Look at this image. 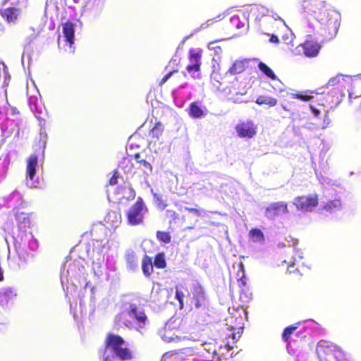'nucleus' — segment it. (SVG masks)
I'll return each mask as SVG.
<instances>
[{
  "label": "nucleus",
  "instance_id": "obj_21",
  "mask_svg": "<svg viewBox=\"0 0 361 361\" xmlns=\"http://www.w3.org/2000/svg\"><path fill=\"white\" fill-rule=\"evenodd\" d=\"M250 240L253 243H263L264 235L259 228H252L248 233Z\"/></svg>",
  "mask_w": 361,
  "mask_h": 361
},
{
  "label": "nucleus",
  "instance_id": "obj_7",
  "mask_svg": "<svg viewBox=\"0 0 361 361\" xmlns=\"http://www.w3.org/2000/svg\"><path fill=\"white\" fill-rule=\"evenodd\" d=\"M203 51L200 48H191L189 49L188 59V65L186 66V71L193 79L197 78L194 73H199L201 71L202 56Z\"/></svg>",
  "mask_w": 361,
  "mask_h": 361
},
{
  "label": "nucleus",
  "instance_id": "obj_2",
  "mask_svg": "<svg viewBox=\"0 0 361 361\" xmlns=\"http://www.w3.org/2000/svg\"><path fill=\"white\" fill-rule=\"evenodd\" d=\"M124 345L125 341L121 336L113 334H107L105 339L106 348L109 349L121 360H130L133 358L132 352Z\"/></svg>",
  "mask_w": 361,
  "mask_h": 361
},
{
  "label": "nucleus",
  "instance_id": "obj_25",
  "mask_svg": "<svg viewBox=\"0 0 361 361\" xmlns=\"http://www.w3.org/2000/svg\"><path fill=\"white\" fill-rule=\"evenodd\" d=\"M119 167L125 173H132L134 169L133 163L128 157H124L120 162Z\"/></svg>",
  "mask_w": 361,
  "mask_h": 361
},
{
  "label": "nucleus",
  "instance_id": "obj_24",
  "mask_svg": "<svg viewBox=\"0 0 361 361\" xmlns=\"http://www.w3.org/2000/svg\"><path fill=\"white\" fill-rule=\"evenodd\" d=\"M164 132V127L161 123H156L152 129L149 131V136L152 142H156Z\"/></svg>",
  "mask_w": 361,
  "mask_h": 361
},
{
  "label": "nucleus",
  "instance_id": "obj_37",
  "mask_svg": "<svg viewBox=\"0 0 361 361\" xmlns=\"http://www.w3.org/2000/svg\"><path fill=\"white\" fill-rule=\"evenodd\" d=\"M139 163L144 166V168L146 170V171H145L146 173L152 171V165L149 162H147L146 160H145V159L140 160V161H139Z\"/></svg>",
  "mask_w": 361,
  "mask_h": 361
},
{
  "label": "nucleus",
  "instance_id": "obj_26",
  "mask_svg": "<svg viewBox=\"0 0 361 361\" xmlns=\"http://www.w3.org/2000/svg\"><path fill=\"white\" fill-rule=\"evenodd\" d=\"M258 68L267 78L272 80H279L274 71L264 63L260 61L258 63Z\"/></svg>",
  "mask_w": 361,
  "mask_h": 361
},
{
  "label": "nucleus",
  "instance_id": "obj_20",
  "mask_svg": "<svg viewBox=\"0 0 361 361\" xmlns=\"http://www.w3.org/2000/svg\"><path fill=\"white\" fill-rule=\"evenodd\" d=\"M188 112L192 118H200L204 116V111L199 102H192L189 106Z\"/></svg>",
  "mask_w": 361,
  "mask_h": 361
},
{
  "label": "nucleus",
  "instance_id": "obj_48",
  "mask_svg": "<svg viewBox=\"0 0 361 361\" xmlns=\"http://www.w3.org/2000/svg\"><path fill=\"white\" fill-rule=\"evenodd\" d=\"M103 361H111L109 357H104Z\"/></svg>",
  "mask_w": 361,
  "mask_h": 361
},
{
  "label": "nucleus",
  "instance_id": "obj_9",
  "mask_svg": "<svg viewBox=\"0 0 361 361\" xmlns=\"http://www.w3.org/2000/svg\"><path fill=\"white\" fill-rule=\"evenodd\" d=\"M236 133L240 137L252 138L257 133V126L252 121H240L235 126Z\"/></svg>",
  "mask_w": 361,
  "mask_h": 361
},
{
  "label": "nucleus",
  "instance_id": "obj_4",
  "mask_svg": "<svg viewBox=\"0 0 361 361\" xmlns=\"http://www.w3.org/2000/svg\"><path fill=\"white\" fill-rule=\"evenodd\" d=\"M148 212L143 199L138 197L126 212L127 222L130 226H137L144 221L145 214Z\"/></svg>",
  "mask_w": 361,
  "mask_h": 361
},
{
  "label": "nucleus",
  "instance_id": "obj_52",
  "mask_svg": "<svg viewBox=\"0 0 361 361\" xmlns=\"http://www.w3.org/2000/svg\"><path fill=\"white\" fill-rule=\"evenodd\" d=\"M182 74H183V77H185V78L187 77V74L185 72H183Z\"/></svg>",
  "mask_w": 361,
  "mask_h": 361
},
{
  "label": "nucleus",
  "instance_id": "obj_40",
  "mask_svg": "<svg viewBox=\"0 0 361 361\" xmlns=\"http://www.w3.org/2000/svg\"><path fill=\"white\" fill-rule=\"evenodd\" d=\"M185 210L188 211L189 212L193 214L194 215H195L197 216H200L202 215V211L197 208L185 207Z\"/></svg>",
  "mask_w": 361,
  "mask_h": 361
},
{
  "label": "nucleus",
  "instance_id": "obj_19",
  "mask_svg": "<svg viewBox=\"0 0 361 361\" xmlns=\"http://www.w3.org/2000/svg\"><path fill=\"white\" fill-rule=\"evenodd\" d=\"M314 94H317L318 92L314 90H305L299 93H292L290 97L292 99L307 102L314 98Z\"/></svg>",
  "mask_w": 361,
  "mask_h": 361
},
{
  "label": "nucleus",
  "instance_id": "obj_16",
  "mask_svg": "<svg viewBox=\"0 0 361 361\" xmlns=\"http://www.w3.org/2000/svg\"><path fill=\"white\" fill-rule=\"evenodd\" d=\"M130 316L135 319L140 327L145 325L147 321V316L142 311H139L135 305H130L128 310Z\"/></svg>",
  "mask_w": 361,
  "mask_h": 361
},
{
  "label": "nucleus",
  "instance_id": "obj_33",
  "mask_svg": "<svg viewBox=\"0 0 361 361\" xmlns=\"http://www.w3.org/2000/svg\"><path fill=\"white\" fill-rule=\"evenodd\" d=\"M166 217L169 219V224H171L178 219L179 215L173 209H167L166 211Z\"/></svg>",
  "mask_w": 361,
  "mask_h": 361
},
{
  "label": "nucleus",
  "instance_id": "obj_42",
  "mask_svg": "<svg viewBox=\"0 0 361 361\" xmlns=\"http://www.w3.org/2000/svg\"><path fill=\"white\" fill-rule=\"evenodd\" d=\"M310 109L314 116H319L320 115V111L314 106L310 105Z\"/></svg>",
  "mask_w": 361,
  "mask_h": 361
},
{
  "label": "nucleus",
  "instance_id": "obj_15",
  "mask_svg": "<svg viewBox=\"0 0 361 361\" xmlns=\"http://www.w3.org/2000/svg\"><path fill=\"white\" fill-rule=\"evenodd\" d=\"M62 25V32L66 37V41L69 44L70 47H71L74 43V37H75V23L71 21H66L61 24Z\"/></svg>",
  "mask_w": 361,
  "mask_h": 361
},
{
  "label": "nucleus",
  "instance_id": "obj_12",
  "mask_svg": "<svg viewBox=\"0 0 361 361\" xmlns=\"http://www.w3.org/2000/svg\"><path fill=\"white\" fill-rule=\"evenodd\" d=\"M300 46L303 50V54L309 58L317 56L321 49V45L312 37L306 39Z\"/></svg>",
  "mask_w": 361,
  "mask_h": 361
},
{
  "label": "nucleus",
  "instance_id": "obj_23",
  "mask_svg": "<svg viewBox=\"0 0 361 361\" xmlns=\"http://www.w3.org/2000/svg\"><path fill=\"white\" fill-rule=\"evenodd\" d=\"M245 69V63L243 61H235L228 69L231 75H236L243 73Z\"/></svg>",
  "mask_w": 361,
  "mask_h": 361
},
{
  "label": "nucleus",
  "instance_id": "obj_45",
  "mask_svg": "<svg viewBox=\"0 0 361 361\" xmlns=\"http://www.w3.org/2000/svg\"><path fill=\"white\" fill-rule=\"evenodd\" d=\"M180 77H181L180 75H178L176 79H173V81H172V82H173V83L174 85H175V84H177V83H178V79L179 78H180Z\"/></svg>",
  "mask_w": 361,
  "mask_h": 361
},
{
  "label": "nucleus",
  "instance_id": "obj_53",
  "mask_svg": "<svg viewBox=\"0 0 361 361\" xmlns=\"http://www.w3.org/2000/svg\"><path fill=\"white\" fill-rule=\"evenodd\" d=\"M135 157L136 158H138V157H140V154H135Z\"/></svg>",
  "mask_w": 361,
  "mask_h": 361
},
{
  "label": "nucleus",
  "instance_id": "obj_34",
  "mask_svg": "<svg viewBox=\"0 0 361 361\" xmlns=\"http://www.w3.org/2000/svg\"><path fill=\"white\" fill-rule=\"evenodd\" d=\"M270 24L271 25V27L274 29V32H276L280 28L283 29L285 27L284 23L282 20H271L270 22Z\"/></svg>",
  "mask_w": 361,
  "mask_h": 361
},
{
  "label": "nucleus",
  "instance_id": "obj_32",
  "mask_svg": "<svg viewBox=\"0 0 361 361\" xmlns=\"http://www.w3.org/2000/svg\"><path fill=\"white\" fill-rule=\"evenodd\" d=\"M154 203L160 210H164L169 205L167 200H164L161 196H155Z\"/></svg>",
  "mask_w": 361,
  "mask_h": 361
},
{
  "label": "nucleus",
  "instance_id": "obj_51",
  "mask_svg": "<svg viewBox=\"0 0 361 361\" xmlns=\"http://www.w3.org/2000/svg\"><path fill=\"white\" fill-rule=\"evenodd\" d=\"M213 43H214V42H209V45H208V48H209V49H212L210 46H211V44H212Z\"/></svg>",
  "mask_w": 361,
  "mask_h": 361
},
{
  "label": "nucleus",
  "instance_id": "obj_18",
  "mask_svg": "<svg viewBox=\"0 0 361 361\" xmlns=\"http://www.w3.org/2000/svg\"><path fill=\"white\" fill-rule=\"evenodd\" d=\"M141 268L145 277L149 278L151 276L154 271V267L152 258L149 256L144 255L141 262Z\"/></svg>",
  "mask_w": 361,
  "mask_h": 361
},
{
  "label": "nucleus",
  "instance_id": "obj_13",
  "mask_svg": "<svg viewBox=\"0 0 361 361\" xmlns=\"http://www.w3.org/2000/svg\"><path fill=\"white\" fill-rule=\"evenodd\" d=\"M38 165V157L36 154H31L26 160L25 179L27 182L32 181Z\"/></svg>",
  "mask_w": 361,
  "mask_h": 361
},
{
  "label": "nucleus",
  "instance_id": "obj_46",
  "mask_svg": "<svg viewBox=\"0 0 361 361\" xmlns=\"http://www.w3.org/2000/svg\"><path fill=\"white\" fill-rule=\"evenodd\" d=\"M282 108L286 111H290L289 109H288V107L286 106H285V105H282Z\"/></svg>",
  "mask_w": 361,
  "mask_h": 361
},
{
  "label": "nucleus",
  "instance_id": "obj_31",
  "mask_svg": "<svg viewBox=\"0 0 361 361\" xmlns=\"http://www.w3.org/2000/svg\"><path fill=\"white\" fill-rule=\"evenodd\" d=\"M157 238L162 243H169L171 240V235L169 232L158 231L156 233Z\"/></svg>",
  "mask_w": 361,
  "mask_h": 361
},
{
  "label": "nucleus",
  "instance_id": "obj_38",
  "mask_svg": "<svg viewBox=\"0 0 361 361\" xmlns=\"http://www.w3.org/2000/svg\"><path fill=\"white\" fill-rule=\"evenodd\" d=\"M118 174L117 171H114L112 176L109 180V183L111 185H114L118 183Z\"/></svg>",
  "mask_w": 361,
  "mask_h": 361
},
{
  "label": "nucleus",
  "instance_id": "obj_3",
  "mask_svg": "<svg viewBox=\"0 0 361 361\" xmlns=\"http://www.w3.org/2000/svg\"><path fill=\"white\" fill-rule=\"evenodd\" d=\"M317 354L320 361H331L335 357L338 361L346 360L342 349L326 340H321L317 345Z\"/></svg>",
  "mask_w": 361,
  "mask_h": 361
},
{
  "label": "nucleus",
  "instance_id": "obj_27",
  "mask_svg": "<svg viewBox=\"0 0 361 361\" xmlns=\"http://www.w3.org/2000/svg\"><path fill=\"white\" fill-rule=\"evenodd\" d=\"M153 264L157 269H164L166 267L167 264L164 252H159L155 255Z\"/></svg>",
  "mask_w": 361,
  "mask_h": 361
},
{
  "label": "nucleus",
  "instance_id": "obj_1",
  "mask_svg": "<svg viewBox=\"0 0 361 361\" xmlns=\"http://www.w3.org/2000/svg\"><path fill=\"white\" fill-rule=\"evenodd\" d=\"M314 17L329 35L337 34L340 26V16L336 11L322 6L317 11H314Z\"/></svg>",
  "mask_w": 361,
  "mask_h": 361
},
{
  "label": "nucleus",
  "instance_id": "obj_44",
  "mask_svg": "<svg viewBox=\"0 0 361 361\" xmlns=\"http://www.w3.org/2000/svg\"><path fill=\"white\" fill-rule=\"evenodd\" d=\"M186 85H187V83H185V82L180 83L179 84V87L180 88H184V87H186Z\"/></svg>",
  "mask_w": 361,
  "mask_h": 361
},
{
  "label": "nucleus",
  "instance_id": "obj_11",
  "mask_svg": "<svg viewBox=\"0 0 361 361\" xmlns=\"http://www.w3.org/2000/svg\"><path fill=\"white\" fill-rule=\"evenodd\" d=\"M284 262H286L289 267H295V271H300L306 267L302 252L298 248H294L291 258L288 260L286 259Z\"/></svg>",
  "mask_w": 361,
  "mask_h": 361
},
{
  "label": "nucleus",
  "instance_id": "obj_35",
  "mask_svg": "<svg viewBox=\"0 0 361 361\" xmlns=\"http://www.w3.org/2000/svg\"><path fill=\"white\" fill-rule=\"evenodd\" d=\"M178 73V70H173L169 73H168L166 75L163 77V78L159 82L160 86H162L169 78L173 77L175 75Z\"/></svg>",
  "mask_w": 361,
  "mask_h": 361
},
{
  "label": "nucleus",
  "instance_id": "obj_29",
  "mask_svg": "<svg viewBox=\"0 0 361 361\" xmlns=\"http://www.w3.org/2000/svg\"><path fill=\"white\" fill-rule=\"evenodd\" d=\"M297 329L296 326H289L284 329L282 334V339L284 342L287 343L288 345L290 344L289 338L290 336L294 333V331Z\"/></svg>",
  "mask_w": 361,
  "mask_h": 361
},
{
  "label": "nucleus",
  "instance_id": "obj_28",
  "mask_svg": "<svg viewBox=\"0 0 361 361\" xmlns=\"http://www.w3.org/2000/svg\"><path fill=\"white\" fill-rule=\"evenodd\" d=\"M125 259L128 267L134 269L137 267V259L133 252H128L125 255Z\"/></svg>",
  "mask_w": 361,
  "mask_h": 361
},
{
  "label": "nucleus",
  "instance_id": "obj_22",
  "mask_svg": "<svg viewBox=\"0 0 361 361\" xmlns=\"http://www.w3.org/2000/svg\"><path fill=\"white\" fill-rule=\"evenodd\" d=\"M277 102L278 101L276 98L265 95L259 96L255 101V103L259 105L265 104L269 107L275 106L277 104Z\"/></svg>",
  "mask_w": 361,
  "mask_h": 361
},
{
  "label": "nucleus",
  "instance_id": "obj_17",
  "mask_svg": "<svg viewBox=\"0 0 361 361\" xmlns=\"http://www.w3.org/2000/svg\"><path fill=\"white\" fill-rule=\"evenodd\" d=\"M326 89L333 91H341L343 94L344 89L343 79L341 76H336L331 78L326 84Z\"/></svg>",
  "mask_w": 361,
  "mask_h": 361
},
{
  "label": "nucleus",
  "instance_id": "obj_54",
  "mask_svg": "<svg viewBox=\"0 0 361 361\" xmlns=\"http://www.w3.org/2000/svg\"><path fill=\"white\" fill-rule=\"evenodd\" d=\"M227 93L231 94V91L229 90Z\"/></svg>",
  "mask_w": 361,
  "mask_h": 361
},
{
  "label": "nucleus",
  "instance_id": "obj_14",
  "mask_svg": "<svg viewBox=\"0 0 361 361\" xmlns=\"http://www.w3.org/2000/svg\"><path fill=\"white\" fill-rule=\"evenodd\" d=\"M20 14V8L8 7L0 9V15L7 23H14Z\"/></svg>",
  "mask_w": 361,
  "mask_h": 361
},
{
  "label": "nucleus",
  "instance_id": "obj_10",
  "mask_svg": "<svg viewBox=\"0 0 361 361\" xmlns=\"http://www.w3.org/2000/svg\"><path fill=\"white\" fill-rule=\"evenodd\" d=\"M190 303L197 309L206 305L207 298L204 289L201 286H195L191 292Z\"/></svg>",
  "mask_w": 361,
  "mask_h": 361
},
{
  "label": "nucleus",
  "instance_id": "obj_50",
  "mask_svg": "<svg viewBox=\"0 0 361 361\" xmlns=\"http://www.w3.org/2000/svg\"><path fill=\"white\" fill-rule=\"evenodd\" d=\"M131 191H132V192H133V197H135V190H134L133 188H131Z\"/></svg>",
  "mask_w": 361,
  "mask_h": 361
},
{
  "label": "nucleus",
  "instance_id": "obj_43",
  "mask_svg": "<svg viewBox=\"0 0 361 361\" xmlns=\"http://www.w3.org/2000/svg\"><path fill=\"white\" fill-rule=\"evenodd\" d=\"M311 4L312 3L310 1H304L302 7L304 8V9H307L308 6H310Z\"/></svg>",
  "mask_w": 361,
  "mask_h": 361
},
{
  "label": "nucleus",
  "instance_id": "obj_39",
  "mask_svg": "<svg viewBox=\"0 0 361 361\" xmlns=\"http://www.w3.org/2000/svg\"><path fill=\"white\" fill-rule=\"evenodd\" d=\"M112 216H114L116 222L117 221H121V214L120 212H116L114 211H111V212H109V214H108L109 219H110Z\"/></svg>",
  "mask_w": 361,
  "mask_h": 361
},
{
  "label": "nucleus",
  "instance_id": "obj_8",
  "mask_svg": "<svg viewBox=\"0 0 361 361\" xmlns=\"http://www.w3.org/2000/svg\"><path fill=\"white\" fill-rule=\"evenodd\" d=\"M288 213V203L283 201L272 202L264 209V215L269 219H273L277 216Z\"/></svg>",
  "mask_w": 361,
  "mask_h": 361
},
{
  "label": "nucleus",
  "instance_id": "obj_6",
  "mask_svg": "<svg viewBox=\"0 0 361 361\" xmlns=\"http://www.w3.org/2000/svg\"><path fill=\"white\" fill-rule=\"evenodd\" d=\"M317 102L319 105L327 109L336 107L341 101V97L343 94L341 91H333L326 90L317 94Z\"/></svg>",
  "mask_w": 361,
  "mask_h": 361
},
{
  "label": "nucleus",
  "instance_id": "obj_36",
  "mask_svg": "<svg viewBox=\"0 0 361 361\" xmlns=\"http://www.w3.org/2000/svg\"><path fill=\"white\" fill-rule=\"evenodd\" d=\"M175 298L179 302L180 307L182 309L183 307V293L181 290H176Z\"/></svg>",
  "mask_w": 361,
  "mask_h": 361
},
{
  "label": "nucleus",
  "instance_id": "obj_30",
  "mask_svg": "<svg viewBox=\"0 0 361 361\" xmlns=\"http://www.w3.org/2000/svg\"><path fill=\"white\" fill-rule=\"evenodd\" d=\"M341 206V202L339 200H335L327 202L324 206V209L327 212H332L338 209Z\"/></svg>",
  "mask_w": 361,
  "mask_h": 361
},
{
  "label": "nucleus",
  "instance_id": "obj_5",
  "mask_svg": "<svg viewBox=\"0 0 361 361\" xmlns=\"http://www.w3.org/2000/svg\"><path fill=\"white\" fill-rule=\"evenodd\" d=\"M293 204L298 211L312 212L319 204V197L317 194L299 195L293 199Z\"/></svg>",
  "mask_w": 361,
  "mask_h": 361
},
{
  "label": "nucleus",
  "instance_id": "obj_47",
  "mask_svg": "<svg viewBox=\"0 0 361 361\" xmlns=\"http://www.w3.org/2000/svg\"><path fill=\"white\" fill-rule=\"evenodd\" d=\"M218 89L220 90V91H222V92H226V88L225 87H219Z\"/></svg>",
  "mask_w": 361,
  "mask_h": 361
},
{
  "label": "nucleus",
  "instance_id": "obj_49",
  "mask_svg": "<svg viewBox=\"0 0 361 361\" xmlns=\"http://www.w3.org/2000/svg\"><path fill=\"white\" fill-rule=\"evenodd\" d=\"M3 279H4L3 274H2L1 271L0 270V281H2Z\"/></svg>",
  "mask_w": 361,
  "mask_h": 361
},
{
  "label": "nucleus",
  "instance_id": "obj_41",
  "mask_svg": "<svg viewBox=\"0 0 361 361\" xmlns=\"http://www.w3.org/2000/svg\"><path fill=\"white\" fill-rule=\"evenodd\" d=\"M267 35L270 37V38H269V42H270L276 43V44H278L279 42V38H278V37L276 35H274V34H272V35L267 34Z\"/></svg>",
  "mask_w": 361,
  "mask_h": 361
}]
</instances>
